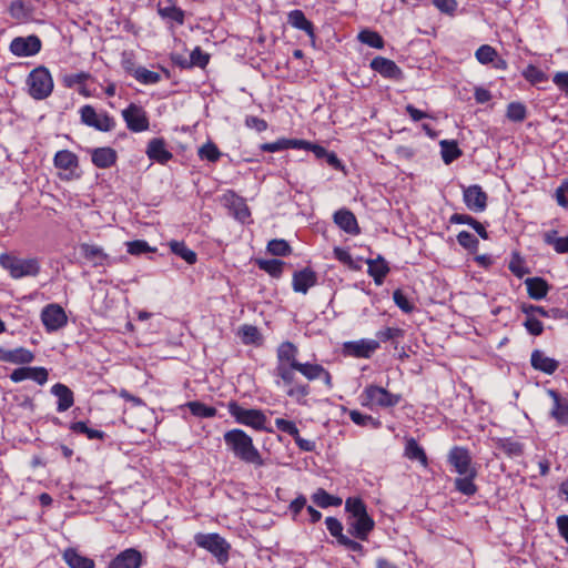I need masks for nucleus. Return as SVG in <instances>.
I'll return each mask as SVG.
<instances>
[{"mask_svg": "<svg viewBox=\"0 0 568 568\" xmlns=\"http://www.w3.org/2000/svg\"><path fill=\"white\" fill-rule=\"evenodd\" d=\"M186 406L194 416L202 418L214 417L217 413L215 407L206 406L205 404L197 400L189 402Z\"/></svg>", "mask_w": 568, "mask_h": 568, "instance_id": "47", "label": "nucleus"}, {"mask_svg": "<svg viewBox=\"0 0 568 568\" xmlns=\"http://www.w3.org/2000/svg\"><path fill=\"white\" fill-rule=\"evenodd\" d=\"M256 264L260 270L268 273L273 277H280L283 273L284 262L281 260H257Z\"/></svg>", "mask_w": 568, "mask_h": 568, "instance_id": "44", "label": "nucleus"}, {"mask_svg": "<svg viewBox=\"0 0 568 568\" xmlns=\"http://www.w3.org/2000/svg\"><path fill=\"white\" fill-rule=\"evenodd\" d=\"M404 455L410 460H418L423 466H427L426 453L415 438L406 440Z\"/></svg>", "mask_w": 568, "mask_h": 568, "instance_id": "34", "label": "nucleus"}, {"mask_svg": "<svg viewBox=\"0 0 568 568\" xmlns=\"http://www.w3.org/2000/svg\"><path fill=\"white\" fill-rule=\"evenodd\" d=\"M295 372L301 373L308 381H315L321 378V374L324 373V366L308 362H300L295 367Z\"/></svg>", "mask_w": 568, "mask_h": 568, "instance_id": "41", "label": "nucleus"}, {"mask_svg": "<svg viewBox=\"0 0 568 568\" xmlns=\"http://www.w3.org/2000/svg\"><path fill=\"white\" fill-rule=\"evenodd\" d=\"M169 245L172 253L180 256L187 264L193 265L196 263V253L193 250L189 248L183 241H171Z\"/></svg>", "mask_w": 568, "mask_h": 568, "instance_id": "38", "label": "nucleus"}, {"mask_svg": "<svg viewBox=\"0 0 568 568\" xmlns=\"http://www.w3.org/2000/svg\"><path fill=\"white\" fill-rule=\"evenodd\" d=\"M63 559L70 568H94V560L79 554L74 548L65 549Z\"/></svg>", "mask_w": 568, "mask_h": 568, "instance_id": "32", "label": "nucleus"}, {"mask_svg": "<svg viewBox=\"0 0 568 568\" xmlns=\"http://www.w3.org/2000/svg\"><path fill=\"white\" fill-rule=\"evenodd\" d=\"M194 542L214 556L219 564L224 565L229 561L231 545L219 534L197 532L194 535Z\"/></svg>", "mask_w": 568, "mask_h": 568, "instance_id": "6", "label": "nucleus"}, {"mask_svg": "<svg viewBox=\"0 0 568 568\" xmlns=\"http://www.w3.org/2000/svg\"><path fill=\"white\" fill-rule=\"evenodd\" d=\"M506 116L513 122H523L527 116V109L520 102H510L507 105Z\"/></svg>", "mask_w": 568, "mask_h": 568, "instance_id": "49", "label": "nucleus"}, {"mask_svg": "<svg viewBox=\"0 0 568 568\" xmlns=\"http://www.w3.org/2000/svg\"><path fill=\"white\" fill-rule=\"evenodd\" d=\"M116 159V151L110 146L95 148L91 151V161L99 169L111 168Z\"/></svg>", "mask_w": 568, "mask_h": 568, "instance_id": "25", "label": "nucleus"}, {"mask_svg": "<svg viewBox=\"0 0 568 568\" xmlns=\"http://www.w3.org/2000/svg\"><path fill=\"white\" fill-rule=\"evenodd\" d=\"M378 348L379 342L369 338L345 342L343 344V353L356 358H369Z\"/></svg>", "mask_w": 568, "mask_h": 568, "instance_id": "14", "label": "nucleus"}, {"mask_svg": "<svg viewBox=\"0 0 568 568\" xmlns=\"http://www.w3.org/2000/svg\"><path fill=\"white\" fill-rule=\"evenodd\" d=\"M70 429L73 433L85 435L89 439H100V440H103L106 437L104 432L99 430V429L90 428L87 425L85 422H74V423H71Z\"/></svg>", "mask_w": 568, "mask_h": 568, "instance_id": "43", "label": "nucleus"}, {"mask_svg": "<svg viewBox=\"0 0 568 568\" xmlns=\"http://www.w3.org/2000/svg\"><path fill=\"white\" fill-rule=\"evenodd\" d=\"M548 395L554 400L550 415L560 424L568 425V399H562L555 389H548Z\"/></svg>", "mask_w": 568, "mask_h": 568, "instance_id": "26", "label": "nucleus"}, {"mask_svg": "<svg viewBox=\"0 0 568 568\" xmlns=\"http://www.w3.org/2000/svg\"><path fill=\"white\" fill-rule=\"evenodd\" d=\"M34 359V354L24 347L7 349L0 347V361L11 364H29Z\"/></svg>", "mask_w": 568, "mask_h": 568, "instance_id": "23", "label": "nucleus"}, {"mask_svg": "<svg viewBox=\"0 0 568 568\" xmlns=\"http://www.w3.org/2000/svg\"><path fill=\"white\" fill-rule=\"evenodd\" d=\"M334 222L346 233L356 235L359 227L355 215L346 209L338 210L334 214Z\"/></svg>", "mask_w": 568, "mask_h": 568, "instance_id": "27", "label": "nucleus"}, {"mask_svg": "<svg viewBox=\"0 0 568 568\" xmlns=\"http://www.w3.org/2000/svg\"><path fill=\"white\" fill-rule=\"evenodd\" d=\"M133 77L142 84H155L161 80L160 73L148 70L143 67L136 68Z\"/></svg>", "mask_w": 568, "mask_h": 568, "instance_id": "48", "label": "nucleus"}, {"mask_svg": "<svg viewBox=\"0 0 568 568\" xmlns=\"http://www.w3.org/2000/svg\"><path fill=\"white\" fill-rule=\"evenodd\" d=\"M42 47L38 36L17 37L10 43V51L17 57H32L40 52Z\"/></svg>", "mask_w": 568, "mask_h": 568, "instance_id": "15", "label": "nucleus"}, {"mask_svg": "<svg viewBox=\"0 0 568 568\" xmlns=\"http://www.w3.org/2000/svg\"><path fill=\"white\" fill-rule=\"evenodd\" d=\"M51 394L58 398L57 412L63 413L74 404V394L70 387L62 383H57L51 387Z\"/></svg>", "mask_w": 568, "mask_h": 568, "instance_id": "24", "label": "nucleus"}, {"mask_svg": "<svg viewBox=\"0 0 568 568\" xmlns=\"http://www.w3.org/2000/svg\"><path fill=\"white\" fill-rule=\"evenodd\" d=\"M508 268L515 276L519 278L529 273V270L525 266L524 260L518 253L513 254Z\"/></svg>", "mask_w": 568, "mask_h": 568, "instance_id": "62", "label": "nucleus"}, {"mask_svg": "<svg viewBox=\"0 0 568 568\" xmlns=\"http://www.w3.org/2000/svg\"><path fill=\"white\" fill-rule=\"evenodd\" d=\"M520 311L523 313H532L538 318L541 317H556V314L559 312L557 308L546 310L542 306L526 304L523 303L520 305Z\"/></svg>", "mask_w": 568, "mask_h": 568, "instance_id": "57", "label": "nucleus"}, {"mask_svg": "<svg viewBox=\"0 0 568 568\" xmlns=\"http://www.w3.org/2000/svg\"><path fill=\"white\" fill-rule=\"evenodd\" d=\"M312 500L321 508H328L331 506L337 507L343 503L341 497L331 495L323 488H318L312 495Z\"/></svg>", "mask_w": 568, "mask_h": 568, "instance_id": "37", "label": "nucleus"}, {"mask_svg": "<svg viewBox=\"0 0 568 568\" xmlns=\"http://www.w3.org/2000/svg\"><path fill=\"white\" fill-rule=\"evenodd\" d=\"M358 39L361 42L375 49H382L384 47V40L382 36L375 31L364 30L359 32Z\"/></svg>", "mask_w": 568, "mask_h": 568, "instance_id": "54", "label": "nucleus"}, {"mask_svg": "<svg viewBox=\"0 0 568 568\" xmlns=\"http://www.w3.org/2000/svg\"><path fill=\"white\" fill-rule=\"evenodd\" d=\"M497 447L510 458L519 457L524 454V445L513 438H499Z\"/></svg>", "mask_w": 568, "mask_h": 568, "instance_id": "39", "label": "nucleus"}, {"mask_svg": "<svg viewBox=\"0 0 568 568\" xmlns=\"http://www.w3.org/2000/svg\"><path fill=\"white\" fill-rule=\"evenodd\" d=\"M91 79L89 72L81 71L79 73H65L61 77V82L65 88H73L78 84L82 85L87 80Z\"/></svg>", "mask_w": 568, "mask_h": 568, "instance_id": "52", "label": "nucleus"}, {"mask_svg": "<svg viewBox=\"0 0 568 568\" xmlns=\"http://www.w3.org/2000/svg\"><path fill=\"white\" fill-rule=\"evenodd\" d=\"M349 418L351 420L362 427H371L373 429H378L382 426V422L377 418H374L371 415L362 414L358 410H351L349 412Z\"/></svg>", "mask_w": 568, "mask_h": 568, "instance_id": "42", "label": "nucleus"}, {"mask_svg": "<svg viewBox=\"0 0 568 568\" xmlns=\"http://www.w3.org/2000/svg\"><path fill=\"white\" fill-rule=\"evenodd\" d=\"M542 240L547 245L552 246L557 253H568V235L559 237L556 230H550L542 234Z\"/></svg>", "mask_w": 568, "mask_h": 568, "instance_id": "35", "label": "nucleus"}, {"mask_svg": "<svg viewBox=\"0 0 568 568\" xmlns=\"http://www.w3.org/2000/svg\"><path fill=\"white\" fill-rule=\"evenodd\" d=\"M53 164L57 169L73 172L79 166V160L73 152L61 150L55 153Z\"/></svg>", "mask_w": 568, "mask_h": 568, "instance_id": "31", "label": "nucleus"}, {"mask_svg": "<svg viewBox=\"0 0 568 568\" xmlns=\"http://www.w3.org/2000/svg\"><path fill=\"white\" fill-rule=\"evenodd\" d=\"M224 443L234 457L241 462L253 465L254 467H263L265 462L254 446L253 439L244 430L234 428L227 430L223 435Z\"/></svg>", "mask_w": 568, "mask_h": 568, "instance_id": "2", "label": "nucleus"}, {"mask_svg": "<svg viewBox=\"0 0 568 568\" xmlns=\"http://www.w3.org/2000/svg\"><path fill=\"white\" fill-rule=\"evenodd\" d=\"M141 564V552L134 548H128L110 561L109 568H140Z\"/></svg>", "mask_w": 568, "mask_h": 568, "instance_id": "19", "label": "nucleus"}, {"mask_svg": "<svg viewBox=\"0 0 568 568\" xmlns=\"http://www.w3.org/2000/svg\"><path fill=\"white\" fill-rule=\"evenodd\" d=\"M457 242L460 246H463L464 248L471 251V252H476L478 248V244H479V242L475 237V235H473L471 233H469L467 231H462L458 233Z\"/></svg>", "mask_w": 568, "mask_h": 568, "instance_id": "59", "label": "nucleus"}, {"mask_svg": "<svg viewBox=\"0 0 568 568\" xmlns=\"http://www.w3.org/2000/svg\"><path fill=\"white\" fill-rule=\"evenodd\" d=\"M362 396L365 399L363 405L379 406L383 408L394 407L402 400V396L399 394H393L377 385L366 386Z\"/></svg>", "mask_w": 568, "mask_h": 568, "instance_id": "9", "label": "nucleus"}, {"mask_svg": "<svg viewBox=\"0 0 568 568\" xmlns=\"http://www.w3.org/2000/svg\"><path fill=\"white\" fill-rule=\"evenodd\" d=\"M463 200L468 210L479 213L486 210L488 196L480 185L474 184L464 187Z\"/></svg>", "mask_w": 568, "mask_h": 568, "instance_id": "16", "label": "nucleus"}, {"mask_svg": "<svg viewBox=\"0 0 568 568\" xmlns=\"http://www.w3.org/2000/svg\"><path fill=\"white\" fill-rule=\"evenodd\" d=\"M292 248L287 241L283 239H274L267 243V252L275 256H286Z\"/></svg>", "mask_w": 568, "mask_h": 568, "instance_id": "51", "label": "nucleus"}, {"mask_svg": "<svg viewBox=\"0 0 568 568\" xmlns=\"http://www.w3.org/2000/svg\"><path fill=\"white\" fill-rule=\"evenodd\" d=\"M523 77L532 84L544 82L547 79L545 72L534 64L527 65L523 71Z\"/></svg>", "mask_w": 568, "mask_h": 568, "instance_id": "60", "label": "nucleus"}, {"mask_svg": "<svg viewBox=\"0 0 568 568\" xmlns=\"http://www.w3.org/2000/svg\"><path fill=\"white\" fill-rule=\"evenodd\" d=\"M371 68L382 77L400 80L403 78L402 69L393 61L384 57H376L371 61Z\"/></svg>", "mask_w": 568, "mask_h": 568, "instance_id": "18", "label": "nucleus"}, {"mask_svg": "<svg viewBox=\"0 0 568 568\" xmlns=\"http://www.w3.org/2000/svg\"><path fill=\"white\" fill-rule=\"evenodd\" d=\"M80 253L93 267L111 266L124 258L123 256L119 258L111 257L101 246L89 243L80 244Z\"/></svg>", "mask_w": 568, "mask_h": 568, "instance_id": "13", "label": "nucleus"}, {"mask_svg": "<svg viewBox=\"0 0 568 568\" xmlns=\"http://www.w3.org/2000/svg\"><path fill=\"white\" fill-rule=\"evenodd\" d=\"M394 303L404 312L410 313L414 310L413 303L403 293L402 290H395L393 293Z\"/></svg>", "mask_w": 568, "mask_h": 568, "instance_id": "64", "label": "nucleus"}, {"mask_svg": "<svg viewBox=\"0 0 568 568\" xmlns=\"http://www.w3.org/2000/svg\"><path fill=\"white\" fill-rule=\"evenodd\" d=\"M197 154L201 160H206L209 162L215 163L222 156L221 151L216 146L215 143L207 141L204 143L197 151Z\"/></svg>", "mask_w": 568, "mask_h": 568, "instance_id": "46", "label": "nucleus"}, {"mask_svg": "<svg viewBox=\"0 0 568 568\" xmlns=\"http://www.w3.org/2000/svg\"><path fill=\"white\" fill-rule=\"evenodd\" d=\"M226 199L230 207L234 211L235 219L245 222L250 217L251 212L243 197L236 195L234 192H230Z\"/></svg>", "mask_w": 568, "mask_h": 568, "instance_id": "33", "label": "nucleus"}, {"mask_svg": "<svg viewBox=\"0 0 568 568\" xmlns=\"http://www.w3.org/2000/svg\"><path fill=\"white\" fill-rule=\"evenodd\" d=\"M530 365L536 371L552 375L558 369L559 362L548 357L540 349H534L530 355Z\"/></svg>", "mask_w": 568, "mask_h": 568, "instance_id": "22", "label": "nucleus"}, {"mask_svg": "<svg viewBox=\"0 0 568 568\" xmlns=\"http://www.w3.org/2000/svg\"><path fill=\"white\" fill-rule=\"evenodd\" d=\"M287 21L293 28L304 31L312 39L315 38L314 26L302 10H292L287 16Z\"/></svg>", "mask_w": 568, "mask_h": 568, "instance_id": "29", "label": "nucleus"}, {"mask_svg": "<svg viewBox=\"0 0 568 568\" xmlns=\"http://www.w3.org/2000/svg\"><path fill=\"white\" fill-rule=\"evenodd\" d=\"M41 321L45 331L52 333L65 326L68 317L62 306L52 303L42 308Z\"/></svg>", "mask_w": 568, "mask_h": 568, "instance_id": "12", "label": "nucleus"}, {"mask_svg": "<svg viewBox=\"0 0 568 568\" xmlns=\"http://www.w3.org/2000/svg\"><path fill=\"white\" fill-rule=\"evenodd\" d=\"M0 265L7 270L13 278L37 276L41 270L40 261L37 257L19 258L8 253L0 255Z\"/></svg>", "mask_w": 568, "mask_h": 568, "instance_id": "5", "label": "nucleus"}, {"mask_svg": "<svg viewBox=\"0 0 568 568\" xmlns=\"http://www.w3.org/2000/svg\"><path fill=\"white\" fill-rule=\"evenodd\" d=\"M49 373L44 367H30L24 366L14 369L10 374V379L13 383H20L26 379H32L39 385H44L48 382Z\"/></svg>", "mask_w": 568, "mask_h": 568, "instance_id": "17", "label": "nucleus"}, {"mask_svg": "<svg viewBox=\"0 0 568 568\" xmlns=\"http://www.w3.org/2000/svg\"><path fill=\"white\" fill-rule=\"evenodd\" d=\"M345 510L349 514L348 532L357 539L366 540L374 529L375 523L367 514L366 505L361 498H347Z\"/></svg>", "mask_w": 568, "mask_h": 568, "instance_id": "3", "label": "nucleus"}, {"mask_svg": "<svg viewBox=\"0 0 568 568\" xmlns=\"http://www.w3.org/2000/svg\"><path fill=\"white\" fill-rule=\"evenodd\" d=\"M527 293L530 298L539 301L546 297L550 286L542 277H528L525 280Z\"/></svg>", "mask_w": 568, "mask_h": 568, "instance_id": "28", "label": "nucleus"}, {"mask_svg": "<svg viewBox=\"0 0 568 568\" xmlns=\"http://www.w3.org/2000/svg\"><path fill=\"white\" fill-rule=\"evenodd\" d=\"M158 13L162 19L166 21L176 22L180 26L184 23V11L174 4L166 7L159 4Z\"/></svg>", "mask_w": 568, "mask_h": 568, "instance_id": "40", "label": "nucleus"}, {"mask_svg": "<svg viewBox=\"0 0 568 568\" xmlns=\"http://www.w3.org/2000/svg\"><path fill=\"white\" fill-rule=\"evenodd\" d=\"M447 460L459 475L454 481L455 489L466 496L475 495L477 486L474 480L477 470L471 464L469 450L462 446H454L448 453Z\"/></svg>", "mask_w": 568, "mask_h": 568, "instance_id": "1", "label": "nucleus"}, {"mask_svg": "<svg viewBox=\"0 0 568 568\" xmlns=\"http://www.w3.org/2000/svg\"><path fill=\"white\" fill-rule=\"evenodd\" d=\"M367 273L374 278L376 285H382L389 272L387 262L378 255L375 260H367Z\"/></svg>", "mask_w": 568, "mask_h": 568, "instance_id": "30", "label": "nucleus"}, {"mask_svg": "<svg viewBox=\"0 0 568 568\" xmlns=\"http://www.w3.org/2000/svg\"><path fill=\"white\" fill-rule=\"evenodd\" d=\"M146 155L150 160L160 164H166L173 158V154L166 149L165 141L162 138H154L149 141Z\"/></svg>", "mask_w": 568, "mask_h": 568, "instance_id": "21", "label": "nucleus"}, {"mask_svg": "<svg viewBox=\"0 0 568 568\" xmlns=\"http://www.w3.org/2000/svg\"><path fill=\"white\" fill-rule=\"evenodd\" d=\"M404 329L398 327H385L376 333V337L378 338V342H395L398 338L404 337Z\"/></svg>", "mask_w": 568, "mask_h": 568, "instance_id": "58", "label": "nucleus"}, {"mask_svg": "<svg viewBox=\"0 0 568 568\" xmlns=\"http://www.w3.org/2000/svg\"><path fill=\"white\" fill-rule=\"evenodd\" d=\"M288 389L286 390V395L288 397L294 398L298 404H305V397L311 393V387L308 384H298L296 379L293 384L288 385Z\"/></svg>", "mask_w": 568, "mask_h": 568, "instance_id": "45", "label": "nucleus"}, {"mask_svg": "<svg viewBox=\"0 0 568 568\" xmlns=\"http://www.w3.org/2000/svg\"><path fill=\"white\" fill-rule=\"evenodd\" d=\"M121 114L129 131L140 133L149 130L150 121L143 106L132 102L122 110Z\"/></svg>", "mask_w": 568, "mask_h": 568, "instance_id": "11", "label": "nucleus"}, {"mask_svg": "<svg viewBox=\"0 0 568 568\" xmlns=\"http://www.w3.org/2000/svg\"><path fill=\"white\" fill-rule=\"evenodd\" d=\"M190 63L192 67H199V68H205L209 64L210 61V54L204 52L200 47H196L191 53H190Z\"/></svg>", "mask_w": 568, "mask_h": 568, "instance_id": "61", "label": "nucleus"}, {"mask_svg": "<svg viewBox=\"0 0 568 568\" xmlns=\"http://www.w3.org/2000/svg\"><path fill=\"white\" fill-rule=\"evenodd\" d=\"M80 118L81 122L87 126L94 128L101 132H110L114 130L116 122L113 116H111L108 112L98 113L95 109L85 104L80 109Z\"/></svg>", "mask_w": 568, "mask_h": 568, "instance_id": "10", "label": "nucleus"}, {"mask_svg": "<svg viewBox=\"0 0 568 568\" xmlns=\"http://www.w3.org/2000/svg\"><path fill=\"white\" fill-rule=\"evenodd\" d=\"M29 94L36 100L48 98L53 90V80L45 67L33 69L28 79Z\"/></svg>", "mask_w": 568, "mask_h": 568, "instance_id": "8", "label": "nucleus"}, {"mask_svg": "<svg viewBox=\"0 0 568 568\" xmlns=\"http://www.w3.org/2000/svg\"><path fill=\"white\" fill-rule=\"evenodd\" d=\"M239 336L245 345L256 344L261 338L257 327L253 325L241 326L239 329Z\"/></svg>", "mask_w": 568, "mask_h": 568, "instance_id": "50", "label": "nucleus"}, {"mask_svg": "<svg viewBox=\"0 0 568 568\" xmlns=\"http://www.w3.org/2000/svg\"><path fill=\"white\" fill-rule=\"evenodd\" d=\"M316 283H317V275L310 267H305L301 271H296L293 274L292 286H293V290L297 293L306 294L311 287L316 285Z\"/></svg>", "mask_w": 568, "mask_h": 568, "instance_id": "20", "label": "nucleus"}, {"mask_svg": "<svg viewBox=\"0 0 568 568\" xmlns=\"http://www.w3.org/2000/svg\"><path fill=\"white\" fill-rule=\"evenodd\" d=\"M326 528L329 531V534L337 539V542L339 544L342 538H345L346 536L343 534V525L342 523L335 518V517H327L325 519Z\"/></svg>", "mask_w": 568, "mask_h": 568, "instance_id": "63", "label": "nucleus"}, {"mask_svg": "<svg viewBox=\"0 0 568 568\" xmlns=\"http://www.w3.org/2000/svg\"><path fill=\"white\" fill-rule=\"evenodd\" d=\"M297 355L298 349L291 342H283L277 347L274 375L280 377L284 385H291L295 381V367L300 363Z\"/></svg>", "mask_w": 568, "mask_h": 568, "instance_id": "4", "label": "nucleus"}, {"mask_svg": "<svg viewBox=\"0 0 568 568\" xmlns=\"http://www.w3.org/2000/svg\"><path fill=\"white\" fill-rule=\"evenodd\" d=\"M526 315V320L523 325L527 329L530 335L539 336L544 332V325L539 321V318L532 313H524Z\"/></svg>", "mask_w": 568, "mask_h": 568, "instance_id": "56", "label": "nucleus"}, {"mask_svg": "<svg viewBox=\"0 0 568 568\" xmlns=\"http://www.w3.org/2000/svg\"><path fill=\"white\" fill-rule=\"evenodd\" d=\"M229 413L239 424L250 426L256 430H265L272 433L273 430L266 426L267 417L261 409H248L232 400L227 405Z\"/></svg>", "mask_w": 568, "mask_h": 568, "instance_id": "7", "label": "nucleus"}, {"mask_svg": "<svg viewBox=\"0 0 568 568\" xmlns=\"http://www.w3.org/2000/svg\"><path fill=\"white\" fill-rule=\"evenodd\" d=\"M9 12L17 20H27L30 17L31 10L23 0H14L9 7Z\"/></svg>", "mask_w": 568, "mask_h": 568, "instance_id": "53", "label": "nucleus"}, {"mask_svg": "<svg viewBox=\"0 0 568 568\" xmlns=\"http://www.w3.org/2000/svg\"><path fill=\"white\" fill-rule=\"evenodd\" d=\"M497 55L498 53L496 49L489 44L480 45L475 52L477 61L481 64L491 63L497 58Z\"/></svg>", "mask_w": 568, "mask_h": 568, "instance_id": "55", "label": "nucleus"}, {"mask_svg": "<svg viewBox=\"0 0 568 568\" xmlns=\"http://www.w3.org/2000/svg\"><path fill=\"white\" fill-rule=\"evenodd\" d=\"M439 145L442 159L445 164H450L462 155V150L454 140H442Z\"/></svg>", "mask_w": 568, "mask_h": 568, "instance_id": "36", "label": "nucleus"}]
</instances>
